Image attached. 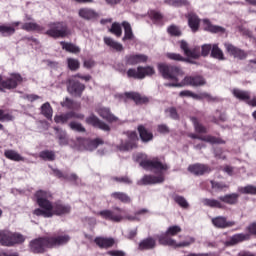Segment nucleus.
Here are the masks:
<instances>
[{
  "instance_id": "30",
  "label": "nucleus",
  "mask_w": 256,
  "mask_h": 256,
  "mask_svg": "<svg viewBox=\"0 0 256 256\" xmlns=\"http://www.w3.org/2000/svg\"><path fill=\"white\" fill-rule=\"evenodd\" d=\"M4 157H6V159H9L10 161H25V158L21 156V154L17 153V151L15 150H5Z\"/></svg>"
},
{
  "instance_id": "18",
  "label": "nucleus",
  "mask_w": 256,
  "mask_h": 256,
  "mask_svg": "<svg viewBox=\"0 0 256 256\" xmlns=\"http://www.w3.org/2000/svg\"><path fill=\"white\" fill-rule=\"evenodd\" d=\"M137 141H139V137L137 136L136 132H131L129 134V142L125 145L122 144L120 146L121 151H129V149H134V147H137Z\"/></svg>"
},
{
  "instance_id": "53",
  "label": "nucleus",
  "mask_w": 256,
  "mask_h": 256,
  "mask_svg": "<svg viewBox=\"0 0 256 256\" xmlns=\"http://www.w3.org/2000/svg\"><path fill=\"white\" fill-rule=\"evenodd\" d=\"M167 57H168V59H171L172 61H185L184 57L181 56V54L168 53Z\"/></svg>"
},
{
  "instance_id": "9",
  "label": "nucleus",
  "mask_w": 256,
  "mask_h": 256,
  "mask_svg": "<svg viewBox=\"0 0 256 256\" xmlns=\"http://www.w3.org/2000/svg\"><path fill=\"white\" fill-rule=\"evenodd\" d=\"M225 49L228 54H230L235 59H247V52L245 50H242L240 48H237V46L231 44V43H225L224 44Z\"/></svg>"
},
{
  "instance_id": "58",
  "label": "nucleus",
  "mask_w": 256,
  "mask_h": 256,
  "mask_svg": "<svg viewBox=\"0 0 256 256\" xmlns=\"http://www.w3.org/2000/svg\"><path fill=\"white\" fill-rule=\"evenodd\" d=\"M114 181H117L118 183H126V185H131V179L128 177H120V178H113Z\"/></svg>"
},
{
  "instance_id": "5",
  "label": "nucleus",
  "mask_w": 256,
  "mask_h": 256,
  "mask_svg": "<svg viewBox=\"0 0 256 256\" xmlns=\"http://www.w3.org/2000/svg\"><path fill=\"white\" fill-rule=\"evenodd\" d=\"M23 81V76L19 73L10 74V77L5 80H3V76L0 75V91H3V89H17Z\"/></svg>"
},
{
  "instance_id": "41",
  "label": "nucleus",
  "mask_w": 256,
  "mask_h": 256,
  "mask_svg": "<svg viewBox=\"0 0 256 256\" xmlns=\"http://www.w3.org/2000/svg\"><path fill=\"white\" fill-rule=\"evenodd\" d=\"M122 27L124 28L125 33L123 40L125 41V39H133V30L131 29V24H129V22H123Z\"/></svg>"
},
{
  "instance_id": "13",
  "label": "nucleus",
  "mask_w": 256,
  "mask_h": 256,
  "mask_svg": "<svg viewBox=\"0 0 256 256\" xmlns=\"http://www.w3.org/2000/svg\"><path fill=\"white\" fill-rule=\"evenodd\" d=\"M188 171L193 175H205V173H211V168L205 164H194L188 167Z\"/></svg>"
},
{
  "instance_id": "3",
  "label": "nucleus",
  "mask_w": 256,
  "mask_h": 256,
  "mask_svg": "<svg viewBox=\"0 0 256 256\" xmlns=\"http://www.w3.org/2000/svg\"><path fill=\"white\" fill-rule=\"evenodd\" d=\"M65 244V235L57 233L52 236H42L30 241L29 248L31 253L43 254L47 249H55Z\"/></svg>"
},
{
  "instance_id": "23",
  "label": "nucleus",
  "mask_w": 256,
  "mask_h": 256,
  "mask_svg": "<svg viewBox=\"0 0 256 256\" xmlns=\"http://www.w3.org/2000/svg\"><path fill=\"white\" fill-rule=\"evenodd\" d=\"M138 132L140 139L143 141V143H149V141L153 140V133H151L145 126L140 125L138 126Z\"/></svg>"
},
{
  "instance_id": "47",
  "label": "nucleus",
  "mask_w": 256,
  "mask_h": 256,
  "mask_svg": "<svg viewBox=\"0 0 256 256\" xmlns=\"http://www.w3.org/2000/svg\"><path fill=\"white\" fill-rule=\"evenodd\" d=\"M167 31H168L169 35H172V37H180V35H181V30L179 29V27H177L175 25L169 26Z\"/></svg>"
},
{
  "instance_id": "59",
  "label": "nucleus",
  "mask_w": 256,
  "mask_h": 256,
  "mask_svg": "<svg viewBox=\"0 0 256 256\" xmlns=\"http://www.w3.org/2000/svg\"><path fill=\"white\" fill-rule=\"evenodd\" d=\"M194 125L197 133H207V128L203 125L199 124L198 122H195Z\"/></svg>"
},
{
  "instance_id": "7",
  "label": "nucleus",
  "mask_w": 256,
  "mask_h": 256,
  "mask_svg": "<svg viewBox=\"0 0 256 256\" xmlns=\"http://www.w3.org/2000/svg\"><path fill=\"white\" fill-rule=\"evenodd\" d=\"M49 29L45 32V35L52 39H63L65 37V24L63 22H54L48 24Z\"/></svg>"
},
{
  "instance_id": "49",
  "label": "nucleus",
  "mask_w": 256,
  "mask_h": 256,
  "mask_svg": "<svg viewBox=\"0 0 256 256\" xmlns=\"http://www.w3.org/2000/svg\"><path fill=\"white\" fill-rule=\"evenodd\" d=\"M213 49V46H211V44H204L201 48V54L202 57H207V55H209V53H211Z\"/></svg>"
},
{
  "instance_id": "54",
  "label": "nucleus",
  "mask_w": 256,
  "mask_h": 256,
  "mask_svg": "<svg viewBox=\"0 0 256 256\" xmlns=\"http://www.w3.org/2000/svg\"><path fill=\"white\" fill-rule=\"evenodd\" d=\"M167 117H171V119H178L179 115L177 114V110L175 108H168L166 110Z\"/></svg>"
},
{
  "instance_id": "28",
  "label": "nucleus",
  "mask_w": 256,
  "mask_h": 256,
  "mask_svg": "<svg viewBox=\"0 0 256 256\" xmlns=\"http://www.w3.org/2000/svg\"><path fill=\"white\" fill-rule=\"evenodd\" d=\"M205 31H210V33H225V28L221 26H214L207 19L203 20Z\"/></svg>"
},
{
  "instance_id": "63",
  "label": "nucleus",
  "mask_w": 256,
  "mask_h": 256,
  "mask_svg": "<svg viewBox=\"0 0 256 256\" xmlns=\"http://www.w3.org/2000/svg\"><path fill=\"white\" fill-rule=\"evenodd\" d=\"M54 121L55 123H61V125H63V123H65V115H56Z\"/></svg>"
},
{
  "instance_id": "44",
  "label": "nucleus",
  "mask_w": 256,
  "mask_h": 256,
  "mask_svg": "<svg viewBox=\"0 0 256 256\" xmlns=\"http://www.w3.org/2000/svg\"><path fill=\"white\" fill-rule=\"evenodd\" d=\"M239 193H242L244 195H256V187L253 185L241 187L239 188Z\"/></svg>"
},
{
  "instance_id": "20",
  "label": "nucleus",
  "mask_w": 256,
  "mask_h": 256,
  "mask_svg": "<svg viewBox=\"0 0 256 256\" xmlns=\"http://www.w3.org/2000/svg\"><path fill=\"white\" fill-rule=\"evenodd\" d=\"M94 242L100 249H109V247H113L115 245V239L113 238H105V237H97Z\"/></svg>"
},
{
  "instance_id": "24",
  "label": "nucleus",
  "mask_w": 256,
  "mask_h": 256,
  "mask_svg": "<svg viewBox=\"0 0 256 256\" xmlns=\"http://www.w3.org/2000/svg\"><path fill=\"white\" fill-rule=\"evenodd\" d=\"M98 115H100L102 119H105L109 123H114L115 121H118V118L115 115L111 114L109 108L98 109Z\"/></svg>"
},
{
  "instance_id": "16",
  "label": "nucleus",
  "mask_w": 256,
  "mask_h": 256,
  "mask_svg": "<svg viewBox=\"0 0 256 256\" xmlns=\"http://www.w3.org/2000/svg\"><path fill=\"white\" fill-rule=\"evenodd\" d=\"M86 123L89 125H93V127H98V129H102V131H109V125L105 124V122L100 121L95 115H91L86 119Z\"/></svg>"
},
{
  "instance_id": "19",
  "label": "nucleus",
  "mask_w": 256,
  "mask_h": 256,
  "mask_svg": "<svg viewBox=\"0 0 256 256\" xmlns=\"http://www.w3.org/2000/svg\"><path fill=\"white\" fill-rule=\"evenodd\" d=\"M163 181H165L163 176L146 175L139 181V185H155V183H163Z\"/></svg>"
},
{
  "instance_id": "37",
  "label": "nucleus",
  "mask_w": 256,
  "mask_h": 256,
  "mask_svg": "<svg viewBox=\"0 0 256 256\" xmlns=\"http://www.w3.org/2000/svg\"><path fill=\"white\" fill-rule=\"evenodd\" d=\"M203 203L206 207H212L214 209H224L225 207L221 201L216 199H204Z\"/></svg>"
},
{
  "instance_id": "64",
  "label": "nucleus",
  "mask_w": 256,
  "mask_h": 256,
  "mask_svg": "<svg viewBox=\"0 0 256 256\" xmlns=\"http://www.w3.org/2000/svg\"><path fill=\"white\" fill-rule=\"evenodd\" d=\"M108 255H111V256H125V252L119 251V250H113V251H109Z\"/></svg>"
},
{
  "instance_id": "62",
  "label": "nucleus",
  "mask_w": 256,
  "mask_h": 256,
  "mask_svg": "<svg viewBox=\"0 0 256 256\" xmlns=\"http://www.w3.org/2000/svg\"><path fill=\"white\" fill-rule=\"evenodd\" d=\"M247 231H248V233H250V235H256V222L250 224L247 227Z\"/></svg>"
},
{
  "instance_id": "8",
  "label": "nucleus",
  "mask_w": 256,
  "mask_h": 256,
  "mask_svg": "<svg viewBox=\"0 0 256 256\" xmlns=\"http://www.w3.org/2000/svg\"><path fill=\"white\" fill-rule=\"evenodd\" d=\"M128 77H133L134 79H145L151 75H155V69L151 66L141 67L139 66L137 70L129 69L127 72Z\"/></svg>"
},
{
  "instance_id": "1",
  "label": "nucleus",
  "mask_w": 256,
  "mask_h": 256,
  "mask_svg": "<svg viewBox=\"0 0 256 256\" xmlns=\"http://www.w3.org/2000/svg\"><path fill=\"white\" fill-rule=\"evenodd\" d=\"M159 71L161 75L164 77V79H169L170 81H174V83L166 84V87H185L189 85L191 87H201V85H205V79H203V77L201 76L185 77V72H183L181 68L176 66L160 64ZM181 79L183 80L181 81Z\"/></svg>"
},
{
  "instance_id": "14",
  "label": "nucleus",
  "mask_w": 256,
  "mask_h": 256,
  "mask_svg": "<svg viewBox=\"0 0 256 256\" xmlns=\"http://www.w3.org/2000/svg\"><path fill=\"white\" fill-rule=\"evenodd\" d=\"M149 57L144 54H132L126 56L127 65H137L138 63H147Z\"/></svg>"
},
{
  "instance_id": "57",
  "label": "nucleus",
  "mask_w": 256,
  "mask_h": 256,
  "mask_svg": "<svg viewBox=\"0 0 256 256\" xmlns=\"http://www.w3.org/2000/svg\"><path fill=\"white\" fill-rule=\"evenodd\" d=\"M70 127L74 131H85V128H83V126L81 124L76 123V122L70 123Z\"/></svg>"
},
{
  "instance_id": "15",
  "label": "nucleus",
  "mask_w": 256,
  "mask_h": 256,
  "mask_svg": "<svg viewBox=\"0 0 256 256\" xmlns=\"http://www.w3.org/2000/svg\"><path fill=\"white\" fill-rule=\"evenodd\" d=\"M124 96L126 99H132V101H134L137 105H143V103L149 102V98L142 96L137 92H126Z\"/></svg>"
},
{
  "instance_id": "45",
  "label": "nucleus",
  "mask_w": 256,
  "mask_h": 256,
  "mask_svg": "<svg viewBox=\"0 0 256 256\" xmlns=\"http://www.w3.org/2000/svg\"><path fill=\"white\" fill-rule=\"evenodd\" d=\"M67 63L70 71H77L81 65L79 60L73 58H68Z\"/></svg>"
},
{
  "instance_id": "36",
  "label": "nucleus",
  "mask_w": 256,
  "mask_h": 256,
  "mask_svg": "<svg viewBox=\"0 0 256 256\" xmlns=\"http://www.w3.org/2000/svg\"><path fill=\"white\" fill-rule=\"evenodd\" d=\"M15 27L0 25V35L1 37H11V35H15Z\"/></svg>"
},
{
  "instance_id": "34",
  "label": "nucleus",
  "mask_w": 256,
  "mask_h": 256,
  "mask_svg": "<svg viewBox=\"0 0 256 256\" xmlns=\"http://www.w3.org/2000/svg\"><path fill=\"white\" fill-rule=\"evenodd\" d=\"M41 113L49 121L53 119V107H51V104L49 102H46L41 106Z\"/></svg>"
},
{
  "instance_id": "11",
  "label": "nucleus",
  "mask_w": 256,
  "mask_h": 256,
  "mask_svg": "<svg viewBox=\"0 0 256 256\" xmlns=\"http://www.w3.org/2000/svg\"><path fill=\"white\" fill-rule=\"evenodd\" d=\"M85 91V86L81 84L79 81L72 79L69 81L68 92L74 97H81V93Z\"/></svg>"
},
{
  "instance_id": "27",
  "label": "nucleus",
  "mask_w": 256,
  "mask_h": 256,
  "mask_svg": "<svg viewBox=\"0 0 256 256\" xmlns=\"http://www.w3.org/2000/svg\"><path fill=\"white\" fill-rule=\"evenodd\" d=\"M232 93L236 99H239V101H244L245 103L249 104V100L251 99V94L249 92L234 89L232 90Z\"/></svg>"
},
{
  "instance_id": "4",
  "label": "nucleus",
  "mask_w": 256,
  "mask_h": 256,
  "mask_svg": "<svg viewBox=\"0 0 256 256\" xmlns=\"http://www.w3.org/2000/svg\"><path fill=\"white\" fill-rule=\"evenodd\" d=\"M178 233H181V228L179 226H170L167 229L166 234L161 235L158 238L160 245H168L169 247H174V249H177L178 247H189V245H192V243H195V238H190L189 241L177 243V241L169 237V235L174 237Z\"/></svg>"
},
{
  "instance_id": "21",
  "label": "nucleus",
  "mask_w": 256,
  "mask_h": 256,
  "mask_svg": "<svg viewBox=\"0 0 256 256\" xmlns=\"http://www.w3.org/2000/svg\"><path fill=\"white\" fill-rule=\"evenodd\" d=\"M157 242L152 237L146 238L139 243L138 249L140 251H149L155 249Z\"/></svg>"
},
{
  "instance_id": "17",
  "label": "nucleus",
  "mask_w": 256,
  "mask_h": 256,
  "mask_svg": "<svg viewBox=\"0 0 256 256\" xmlns=\"http://www.w3.org/2000/svg\"><path fill=\"white\" fill-rule=\"evenodd\" d=\"M98 215H100V217H103V219L115 221L116 223H119V221H123V216H121V214H115V212L111 210H103L99 212Z\"/></svg>"
},
{
  "instance_id": "51",
  "label": "nucleus",
  "mask_w": 256,
  "mask_h": 256,
  "mask_svg": "<svg viewBox=\"0 0 256 256\" xmlns=\"http://www.w3.org/2000/svg\"><path fill=\"white\" fill-rule=\"evenodd\" d=\"M180 97H192V99H199V95L193 93L190 90H184L179 93Z\"/></svg>"
},
{
  "instance_id": "52",
  "label": "nucleus",
  "mask_w": 256,
  "mask_h": 256,
  "mask_svg": "<svg viewBox=\"0 0 256 256\" xmlns=\"http://www.w3.org/2000/svg\"><path fill=\"white\" fill-rule=\"evenodd\" d=\"M202 141H207V143H225V141L219 139V138H215L213 136H206L204 138H201Z\"/></svg>"
},
{
  "instance_id": "22",
  "label": "nucleus",
  "mask_w": 256,
  "mask_h": 256,
  "mask_svg": "<svg viewBox=\"0 0 256 256\" xmlns=\"http://www.w3.org/2000/svg\"><path fill=\"white\" fill-rule=\"evenodd\" d=\"M78 15L79 17H81L82 19H86L87 21L91 19H97V17H99V14L95 12V10L89 8H81L78 12Z\"/></svg>"
},
{
  "instance_id": "10",
  "label": "nucleus",
  "mask_w": 256,
  "mask_h": 256,
  "mask_svg": "<svg viewBox=\"0 0 256 256\" xmlns=\"http://www.w3.org/2000/svg\"><path fill=\"white\" fill-rule=\"evenodd\" d=\"M180 49L184 51V55H186V57H191L192 59H199V57H201V50L199 47L189 49V44L183 40L180 41Z\"/></svg>"
},
{
  "instance_id": "40",
  "label": "nucleus",
  "mask_w": 256,
  "mask_h": 256,
  "mask_svg": "<svg viewBox=\"0 0 256 256\" xmlns=\"http://www.w3.org/2000/svg\"><path fill=\"white\" fill-rule=\"evenodd\" d=\"M211 55L212 57H214V59H219L220 61H223V59H225L223 50H221L219 48V45L217 44L212 45Z\"/></svg>"
},
{
  "instance_id": "31",
  "label": "nucleus",
  "mask_w": 256,
  "mask_h": 256,
  "mask_svg": "<svg viewBox=\"0 0 256 256\" xmlns=\"http://www.w3.org/2000/svg\"><path fill=\"white\" fill-rule=\"evenodd\" d=\"M21 29L27 32L37 31L41 33V31H43V27L35 22H26L21 26Z\"/></svg>"
},
{
  "instance_id": "2",
  "label": "nucleus",
  "mask_w": 256,
  "mask_h": 256,
  "mask_svg": "<svg viewBox=\"0 0 256 256\" xmlns=\"http://www.w3.org/2000/svg\"><path fill=\"white\" fill-rule=\"evenodd\" d=\"M36 203L40 208H36L33 211V215L36 217H45L49 219L53 215H63L65 213V205L61 201L51 203L47 197V192L40 190L35 193Z\"/></svg>"
},
{
  "instance_id": "48",
  "label": "nucleus",
  "mask_w": 256,
  "mask_h": 256,
  "mask_svg": "<svg viewBox=\"0 0 256 256\" xmlns=\"http://www.w3.org/2000/svg\"><path fill=\"white\" fill-rule=\"evenodd\" d=\"M174 200L183 209H187L189 207V203L185 198H183V196H176Z\"/></svg>"
},
{
  "instance_id": "32",
  "label": "nucleus",
  "mask_w": 256,
  "mask_h": 256,
  "mask_svg": "<svg viewBox=\"0 0 256 256\" xmlns=\"http://www.w3.org/2000/svg\"><path fill=\"white\" fill-rule=\"evenodd\" d=\"M249 238V234H235L228 241V245H237V243H243V241H248Z\"/></svg>"
},
{
  "instance_id": "6",
  "label": "nucleus",
  "mask_w": 256,
  "mask_h": 256,
  "mask_svg": "<svg viewBox=\"0 0 256 256\" xmlns=\"http://www.w3.org/2000/svg\"><path fill=\"white\" fill-rule=\"evenodd\" d=\"M138 160L140 161L141 167H144V169H156V171H167V169H169L167 164L162 163L158 159L149 160L143 154L138 155Z\"/></svg>"
},
{
  "instance_id": "38",
  "label": "nucleus",
  "mask_w": 256,
  "mask_h": 256,
  "mask_svg": "<svg viewBox=\"0 0 256 256\" xmlns=\"http://www.w3.org/2000/svg\"><path fill=\"white\" fill-rule=\"evenodd\" d=\"M104 43L106 45H108V47L115 49V51H123V45L121 43H118L117 41L113 40L112 38L105 37Z\"/></svg>"
},
{
  "instance_id": "46",
  "label": "nucleus",
  "mask_w": 256,
  "mask_h": 256,
  "mask_svg": "<svg viewBox=\"0 0 256 256\" xmlns=\"http://www.w3.org/2000/svg\"><path fill=\"white\" fill-rule=\"evenodd\" d=\"M65 51H68V53H74L75 55H77V53H81V48H79L75 44L66 43L65 44Z\"/></svg>"
},
{
  "instance_id": "12",
  "label": "nucleus",
  "mask_w": 256,
  "mask_h": 256,
  "mask_svg": "<svg viewBox=\"0 0 256 256\" xmlns=\"http://www.w3.org/2000/svg\"><path fill=\"white\" fill-rule=\"evenodd\" d=\"M212 224L218 229H227L228 227H233L235 225V222L227 221L226 217L217 216L215 218H212Z\"/></svg>"
},
{
  "instance_id": "29",
  "label": "nucleus",
  "mask_w": 256,
  "mask_h": 256,
  "mask_svg": "<svg viewBox=\"0 0 256 256\" xmlns=\"http://www.w3.org/2000/svg\"><path fill=\"white\" fill-rule=\"evenodd\" d=\"M238 200H239V194H236V193L227 194L225 196L219 197V201H222V203H227V205H235Z\"/></svg>"
},
{
  "instance_id": "55",
  "label": "nucleus",
  "mask_w": 256,
  "mask_h": 256,
  "mask_svg": "<svg viewBox=\"0 0 256 256\" xmlns=\"http://www.w3.org/2000/svg\"><path fill=\"white\" fill-rule=\"evenodd\" d=\"M24 99H26L27 101H29L30 103H33L39 99H41V96L37 95V94H26L24 96Z\"/></svg>"
},
{
  "instance_id": "26",
  "label": "nucleus",
  "mask_w": 256,
  "mask_h": 256,
  "mask_svg": "<svg viewBox=\"0 0 256 256\" xmlns=\"http://www.w3.org/2000/svg\"><path fill=\"white\" fill-rule=\"evenodd\" d=\"M188 25L192 31H198L199 30V23L201 20H199V17L196 16L195 13L191 12L188 14Z\"/></svg>"
},
{
  "instance_id": "25",
  "label": "nucleus",
  "mask_w": 256,
  "mask_h": 256,
  "mask_svg": "<svg viewBox=\"0 0 256 256\" xmlns=\"http://www.w3.org/2000/svg\"><path fill=\"white\" fill-rule=\"evenodd\" d=\"M11 235L9 230H0V245L3 247H11Z\"/></svg>"
},
{
  "instance_id": "35",
  "label": "nucleus",
  "mask_w": 256,
  "mask_h": 256,
  "mask_svg": "<svg viewBox=\"0 0 256 256\" xmlns=\"http://www.w3.org/2000/svg\"><path fill=\"white\" fill-rule=\"evenodd\" d=\"M39 158L42 159V161H55L56 159L55 151L43 150L39 153Z\"/></svg>"
},
{
  "instance_id": "43",
  "label": "nucleus",
  "mask_w": 256,
  "mask_h": 256,
  "mask_svg": "<svg viewBox=\"0 0 256 256\" xmlns=\"http://www.w3.org/2000/svg\"><path fill=\"white\" fill-rule=\"evenodd\" d=\"M110 33L115 35L116 37H121L123 35V30L121 29V24L114 22L109 29Z\"/></svg>"
},
{
  "instance_id": "33",
  "label": "nucleus",
  "mask_w": 256,
  "mask_h": 256,
  "mask_svg": "<svg viewBox=\"0 0 256 256\" xmlns=\"http://www.w3.org/2000/svg\"><path fill=\"white\" fill-rule=\"evenodd\" d=\"M25 243V236L21 233L12 232L10 247H15V245H21Z\"/></svg>"
},
{
  "instance_id": "42",
  "label": "nucleus",
  "mask_w": 256,
  "mask_h": 256,
  "mask_svg": "<svg viewBox=\"0 0 256 256\" xmlns=\"http://www.w3.org/2000/svg\"><path fill=\"white\" fill-rule=\"evenodd\" d=\"M83 145H89L87 149H97L99 145H103V140L95 139L89 142V140H82Z\"/></svg>"
},
{
  "instance_id": "61",
  "label": "nucleus",
  "mask_w": 256,
  "mask_h": 256,
  "mask_svg": "<svg viewBox=\"0 0 256 256\" xmlns=\"http://www.w3.org/2000/svg\"><path fill=\"white\" fill-rule=\"evenodd\" d=\"M211 185H212V189H225L229 186L225 185V184H222V183H219V182H211Z\"/></svg>"
},
{
  "instance_id": "60",
  "label": "nucleus",
  "mask_w": 256,
  "mask_h": 256,
  "mask_svg": "<svg viewBox=\"0 0 256 256\" xmlns=\"http://www.w3.org/2000/svg\"><path fill=\"white\" fill-rule=\"evenodd\" d=\"M198 97V99H207V101H215V98H213V96H211L207 92L201 93L200 95H198Z\"/></svg>"
},
{
  "instance_id": "56",
  "label": "nucleus",
  "mask_w": 256,
  "mask_h": 256,
  "mask_svg": "<svg viewBox=\"0 0 256 256\" xmlns=\"http://www.w3.org/2000/svg\"><path fill=\"white\" fill-rule=\"evenodd\" d=\"M150 17L154 21H161V19H163V15L157 11H150Z\"/></svg>"
},
{
  "instance_id": "39",
  "label": "nucleus",
  "mask_w": 256,
  "mask_h": 256,
  "mask_svg": "<svg viewBox=\"0 0 256 256\" xmlns=\"http://www.w3.org/2000/svg\"><path fill=\"white\" fill-rule=\"evenodd\" d=\"M111 197H113V199L121 201V203H131V197L123 192H114L111 194Z\"/></svg>"
},
{
  "instance_id": "50",
  "label": "nucleus",
  "mask_w": 256,
  "mask_h": 256,
  "mask_svg": "<svg viewBox=\"0 0 256 256\" xmlns=\"http://www.w3.org/2000/svg\"><path fill=\"white\" fill-rule=\"evenodd\" d=\"M0 121H13V115L5 113V110L0 109Z\"/></svg>"
}]
</instances>
